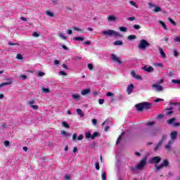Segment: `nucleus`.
Here are the masks:
<instances>
[{
	"mask_svg": "<svg viewBox=\"0 0 180 180\" xmlns=\"http://www.w3.org/2000/svg\"><path fill=\"white\" fill-rule=\"evenodd\" d=\"M151 106H153V104L148 102H143L141 103L136 104L135 105V108H136V110H138V112H143L144 109H146V110L150 109Z\"/></svg>",
	"mask_w": 180,
	"mask_h": 180,
	"instance_id": "f257e3e1",
	"label": "nucleus"
},
{
	"mask_svg": "<svg viewBox=\"0 0 180 180\" xmlns=\"http://www.w3.org/2000/svg\"><path fill=\"white\" fill-rule=\"evenodd\" d=\"M146 164H147V158L145 157L143 158L138 165H135L134 167L131 168V169L133 172H137V171L143 169L146 166Z\"/></svg>",
	"mask_w": 180,
	"mask_h": 180,
	"instance_id": "f03ea898",
	"label": "nucleus"
},
{
	"mask_svg": "<svg viewBox=\"0 0 180 180\" xmlns=\"http://www.w3.org/2000/svg\"><path fill=\"white\" fill-rule=\"evenodd\" d=\"M151 44L148 43L146 39H141L139 44L138 45L139 49L141 50H146L147 47H150Z\"/></svg>",
	"mask_w": 180,
	"mask_h": 180,
	"instance_id": "7ed1b4c3",
	"label": "nucleus"
},
{
	"mask_svg": "<svg viewBox=\"0 0 180 180\" xmlns=\"http://www.w3.org/2000/svg\"><path fill=\"white\" fill-rule=\"evenodd\" d=\"M168 165H169V162H168V160H164L161 165H155V168L156 171H160V169H162V168H164V167H168Z\"/></svg>",
	"mask_w": 180,
	"mask_h": 180,
	"instance_id": "20e7f679",
	"label": "nucleus"
},
{
	"mask_svg": "<svg viewBox=\"0 0 180 180\" xmlns=\"http://www.w3.org/2000/svg\"><path fill=\"white\" fill-rule=\"evenodd\" d=\"M159 162H161V158H160V156H155L149 160V164H155V165H157Z\"/></svg>",
	"mask_w": 180,
	"mask_h": 180,
	"instance_id": "39448f33",
	"label": "nucleus"
},
{
	"mask_svg": "<svg viewBox=\"0 0 180 180\" xmlns=\"http://www.w3.org/2000/svg\"><path fill=\"white\" fill-rule=\"evenodd\" d=\"M101 34H103V36H106L107 37H108L109 36H113V30H108L103 31L101 32Z\"/></svg>",
	"mask_w": 180,
	"mask_h": 180,
	"instance_id": "423d86ee",
	"label": "nucleus"
},
{
	"mask_svg": "<svg viewBox=\"0 0 180 180\" xmlns=\"http://www.w3.org/2000/svg\"><path fill=\"white\" fill-rule=\"evenodd\" d=\"M113 61L114 63H116V64H118V65H120V64H123V61L120 59V57H118L116 55H113Z\"/></svg>",
	"mask_w": 180,
	"mask_h": 180,
	"instance_id": "0eeeda50",
	"label": "nucleus"
},
{
	"mask_svg": "<svg viewBox=\"0 0 180 180\" xmlns=\"http://www.w3.org/2000/svg\"><path fill=\"white\" fill-rule=\"evenodd\" d=\"M152 88H156V91H158V92H162L164 91V87H162V86L160 85V84H153L152 85Z\"/></svg>",
	"mask_w": 180,
	"mask_h": 180,
	"instance_id": "6e6552de",
	"label": "nucleus"
},
{
	"mask_svg": "<svg viewBox=\"0 0 180 180\" xmlns=\"http://www.w3.org/2000/svg\"><path fill=\"white\" fill-rule=\"evenodd\" d=\"M133 89H134V84H130L128 85L127 89V92L128 95H130L133 92Z\"/></svg>",
	"mask_w": 180,
	"mask_h": 180,
	"instance_id": "1a4fd4ad",
	"label": "nucleus"
},
{
	"mask_svg": "<svg viewBox=\"0 0 180 180\" xmlns=\"http://www.w3.org/2000/svg\"><path fill=\"white\" fill-rule=\"evenodd\" d=\"M142 70L143 71H146V72H153V71H154V68H153V66H144L143 68H142Z\"/></svg>",
	"mask_w": 180,
	"mask_h": 180,
	"instance_id": "9d476101",
	"label": "nucleus"
},
{
	"mask_svg": "<svg viewBox=\"0 0 180 180\" xmlns=\"http://www.w3.org/2000/svg\"><path fill=\"white\" fill-rule=\"evenodd\" d=\"M178 135V132L176 131H172L170 133V137L172 139V141H174L176 139V136Z\"/></svg>",
	"mask_w": 180,
	"mask_h": 180,
	"instance_id": "9b49d317",
	"label": "nucleus"
},
{
	"mask_svg": "<svg viewBox=\"0 0 180 180\" xmlns=\"http://www.w3.org/2000/svg\"><path fill=\"white\" fill-rule=\"evenodd\" d=\"M158 50L160 51V56H162V58H167V55H165V53L164 52V49L161 47H158Z\"/></svg>",
	"mask_w": 180,
	"mask_h": 180,
	"instance_id": "f8f14e48",
	"label": "nucleus"
},
{
	"mask_svg": "<svg viewBox=\"0 0 180 180\" xmlns=\"http://www.w3.org/2000/svg\"><path fill=\"white\" fill-rule=\"evenodd\" d=\"M88 94H91V89H84L81 91V94L83 96L88 95Z\"/></svg>",
	"mask_w": 180,
	"mask_h": 180,
	"instance_id": "ddd939ff",
	"label": "nucleus"
},
{
	"mask_svg": "<svg viewBox=\"0 0 180 180\" xmlns=\"http://www.w3.org/2000/svg\"><path fill=\"white\" fill-rule=\"evenodd\" d=\"M76 112H77V115H79V116H80V117H84V116H85V114L84 113V112H82V109L77 108L76 110Z\"/></svg>",
	"mask_w": 180,
	"mask_h": 180,
	"instance_id": "4468645a",
	"label": "nucleus"
},
{
	"mask_svg": "<svg viewBox=\"0 0 180 180\" xmlns=\"http://www.w3.org/2000/svg\"><path fill=\"white\" fill-rule=\"evenodd\" d=\"M172 143H174V141H169L167 145L165 146L166 150H167L168 151H171V146H172Z\"/></svg>",
	"mask_w": 180,
	"mask_h": 180,
	"instance_id": "2eb2a0df",
	"label": "nucleus"
},
{
	"mask_svg": "<svg viewBox=\"0 0 180 180\" xmlns=\"http://www.w3.org/2000/svg\"><path fill=\"white\" fill-rule=\"evenodd\" d=\"M176 120V118L172 117L169 120H167V123L168 124H172V126H174V122H175Z\"/></svg>",
	"mask_w": 180,
	"mask_h": 180,
	"instance_id": "dca6fc26",
	"label": "nucleus"
},
{
	"mask_svg": "<svg viewBox=\"0 0 180 180\" xmlns=\"http://www.w3.org/2000/svg\"><path fill=\"white\" fill-rule=\"evenodd\" d=\"M72 98L74 101H78V99L81 98V96L79 94H73Z\"/></svg>",
	"mask_w": 180,
	"mask_h": 180,
	"instance_id": "f3484780",
	"label": "nucleus"
},
{
	"mask_svg": "<svg viewBox=\"0 0 180 180\" xmlns=\"http://www.w3.org/2000/svg\"><path fill=\"white\" fill-rule=\"evenodd\" d=\"M84 37H75L73 38V40H75L76 41H84Z\"/></svg>",
	"mask_w": 180,
	"mask_h": 180,
	"instance_id": "a211bd4d",
	"label": "nucleus"
},
{
	"mask_svg": "<svg viewBox=\"0 0 180 180\" xmlns=\"http://www.w3.org/2000/svg\"><path fill=\"white\" fill-rule=\"evenodd\" d=\"M162 141H159L158 143V144L156 145V146L154 148V150L155 151H157L159 148H160V147H161V146H162Z\"/></svg>",
	"mask_w": 180,
	"mask_h": 180,
	"instance_id": "6ab92c4d",
	"label": "nucleus"
},
{
	"mask_svg": "<svg viewBox=\"0 0 180 180\" xmlns=\"http://www.w3.org/2000/svg\"><path fill=\"white\" fill-rule=\"evenodd\" d=\"M6 85H12V81H9V82H6L0 84V88H2V86H5Z\"/></svg>",
	"mask_w": 180,
	"mask_h": 180,
	"instance_id": "aec40b11",
	"label": "nucleus"
},
{
	"mask_svg": "<svg viewBox=\"0 0 180 180\" xmlns=\"http://www.w3.org/2000/svg\"><path fill=\"white\" fill-rule=\"evenodd\" d=\"M159 23L162 26L165 30H168V28L167 27V25H165V22H162V20H160Z\"/></svg>",
	"mask_w": 180,
	"mask_h": 180,
	"instance_id": "412c9836",
	"label": "nucleus"
},
{
	"mask_svg": "<svg viewBox=\"0 0 180 180\" xmlns=\"http://www.w3.org/2000/svg\"><path fill=\"white\" fill-rule=\"evenodd\" d=\"M46 15H47V16H50V18H54V13L50 11H46Z\"/></svg>",
	"mask_w": 180,
	"mask_h": 180,
	"instance_id": "4be33fe9",
	"label": "nucleus"
},
{
	"mask_svg": "<svg viewBox=\"0 0 180 180\" xmlns=\"http://www.w3.org/2000/svg\"><path fill=\"white\" fill-rule=\"evenodd\" d=\"M101 179L106 180V172L105 170H102Z\"/></svg>",
	"mask_w": 180,
	"mask_h": 180,
	"instance_id": "5701e85b",
	"label": "nucleus"
},
{
	"mask_svg": "<svg viewBox=\"0 0 180 180\" xmlns=\"http://www.w3.org/2000/svg\"><path fill=\"white\" fill-rule=\"evenodd\" d=\"M58 36V37H60V39H62L63 40H67V37L63 33H59Z\"/></svg>",
	"mask_w": 180,
	"mask_h": 180,
	"instance_id": "b1692460",
	"label": "nucleus"
},
{
	"mask_svg": "<svg viewBox=\"0 0 180 180\" xmlns=\"http://www.w3.org/2000/svg\"><path fill=\"white\" fill-rule=\"evenodd\" d=\"M115 46H123V41L118 40L114 42Z\"/></svg>",
	"mask_w": 180,
	"mask_h": 180,
	"instance_id": "393cba45",
	"label": "nucleus"
},
{
	"mask_svg": "<svg viewBox=\"0 0 180 180\" xmlns=\"http://www.w3.org/2000/svg\"><path fill=\"white\" fill-rule=\"evenodd\" d=\"M173 56H174L176 58L179 57V52H178V51L176 49L173 50Z\"/></svg>",
	"mask_w": 180,
	"mask_h": 180,
	"instance_id": "a878e982",
	"label": "nucleus"
},
{
	"mask_svg": "<svg viewBox=\"0 0 180 180\" xmlns=\"http://www.w3.org/2000/svg\"><path fill=\"white\" fill-rule=\"evenodd\" d=\"M98 136H99V133L98 132H94L92 135H91V140H95L96 137H98Z\"/></svg>",
	"mask_w": 180,
	"mask_h": 180,
	"instance_id": "bb28decb",
	"label": "nucleus"
},
{
	"mask_svg": "<svg viewBox=\"0 0 180 180\" xmlns=\"http://www.w3.org/2000/svg\"><path fill=\"white\" fill-rule=\"evenodd\" d=\"M61 134H63V136H65V137H70L71 136L70 134L67 133L65 131H62Z\"/></svg>",
	"mask_w": 180,
	"mask_h": 180,
	"instance_id": "cd10ccee",
	"label": "nucleus"
},
{
	"mask_svg": "<svg viewBox=\"0 0 180 180\" xmlns=\"http://www.w3.org/2000/svg\"><path fill=\"white\" fill-rule=\"evenodd\" d=\"M133 29H134L135 30H139V29H141V26H140L139 25H134Z\"/></svg>",
	"mask_w": 180,
	"mask_h": 180,
	"instance_id": "c85d7f7f",
	"label": "nucleus"
},
{
	"mask_svg": "<svg viewBox=\"0 0 180 180\" xmlns=\"http://www.w3.org/2000/svg\"><path fill=\"white\" fill-rule=\"evenodd\" d=\"M168 20L169 22H170V23H172V25H173L174 26H176V22H175V21H174L172 18H169Z\"/></svg>",
	"mask_w": 180,
	"mask_h": 180,
	"instance_id": "c756f323",
	"label": "nucleus"
},
{
	"mask_svg": "<svg viewBox=\"0 0 180 180\" xmlns=\"http://www.w3.org/2000/svg\"><path fill=\"white\" fill-rule=\"evenodd\" d=\"M62 125L63 127H65L66 129H70V125L66 122H62Z\"/></svg>",
	"mask_w": 180,
	"mask_h": 180,
	"instance_id": "7c9ffc66",
	"label": "nucleus"
},
{
	"mask_svg": "<svg viewBox=\"0 0 180 180\" xmlns=\"http://www.w3.org/2000/svg\"><path fill=\"white\" fill-rule=\"evenodd\" d=\"M42 92H44V94H49L50 89L49 88H42Z\"/></svg>",
	"mask_w": 180,
	"mask_h": 180,
	"instance_id": "2f4dec72",
	"label": "nucleus"
},
{
	"mask_svg": "<svg viewBox=\"0 0 180 180\" xmlns=\"http://www.w3.org/2000/svg\"><path fill=\"white\" fill-rule=\"evenodd\" d=\"M136 35H129L128 36V40H134V39H136Z\"/></svg>",
	"mask_w": 180,
	"mask_h": 180,
	"instance_id": "473e14b6",
	"label": "nucleus"
},
{
	"mask_svg": "<svg viewBox=\"0 0 180 180\" xmlns=\"http://www.w3.org/2000/svg\"><path fill=\"white\" fill-rule=\"evenodd\" d=\"M86 139H92V134H91V132H87L85 134Z\"/></svg>",
	"mask_w": 180,
	"mask_h": 180,
	"instance_id": "72a5a7b5",
	"label": "nucleus"
},
{
	"mask_svg": "<svg viewBox=\"0 0 180 180\" xmlns=\"http://www.w3.org/2000/svg\"><path fill=\"white\" fill-rule=\"evenodd\" d=\"M172 82H173V84H177L180 85L179 79H172Z\"/></svg>",
	"mask_w": 180,
	"mask_h": 180,
	"instance_id": "f704fd0d",
	"label": "nucleus"
},
{
	"mask_svg": "<svg viewBox=\"0 0 180 180\" xmlns=\"http://www.w3.org/2000/svg\"><path fill=\"white\" fill-rule=\"evenodd\" d=\"M65 180H71V176L70 174H66L64 176Z\"/></svg>",
	"mask_w": 180,
	"mask_h": 180,
	"instance_id": "c9c22d12",
	"label": "nucleus"
},
{
	"mask_svg": "<svg viewBox=\"0 0 180 180\" xmlns=\"http://www.w3.org/2000/svg\"><path fill=\"white\" fill-rule=\"evenodd\" d=\"M154 12H161V7L156 6L154 9Z\"/></svg>",
	"mask_w": 180,
	"mask_h": 180,
	"instance_id": "e433bc0d",
	"label": "nucleus"
},
{
	"mask_svg": "<svg viewBox=\"0 0 180 180\" xmlns=\"http://www.w3.org/2000/svg\"><path fill=\"white\" fill-rule=\"evenodd\" d=\"M120 32H127V28L126 27H120Z\"/></svg>",
	"mask_w": 180,
	"mask_h": 180,
	"instance_id": "4c0bfd02",
	"label": "nucleus"
},
{
	"mask_svg": "<svg viewBox=\"0 0 180 180\" xmlns=\"http://www.w3.org/2000/svg\"><path fill=\"white\" fill-rule=\"evenodd\" d=\"M134 78L135 79H139L140 81L143 80V77H141V76H140L139 75H136Z\"/></svg>",
	"mask_w": 180,
	"mask_h": 180,
	"instance_id": "58836bf2",
	"label": "nucleus"
},
{
	"mask_svg": "<svg viewBox=\"0 0 180 180\" xmlns=\"http://www.w3.org/2000/svg\"><path fill=\"white\" fill-rule=\"evenodd\" d=\"M30 108H32L34 110H37V109H39V106L37 105H31Z\"/></svg>",
	"mask_w": 180,
	"mask_h": 180,
	"instance_id": "ea45409f",
	"label": "nucleus"
},
{
	"mask_svg": "<svg viewBox=\"0 0 180 180\" xmlns=\"http://www.w3.org/2000/svg\"><path fill=\"white\" fill-rule=\"evenodd\" d=\"M167 139V135L163 134L162 136V139L160 141H162V143H164V141H165V139Z\"/></svg>",
	"mask_w": 180,
	"mask_h": 180,
	"instance_id": "a19ab883",
	"label": "nucleus"
},
{
	"mask_svg": "<svg viewBox=\"0 0 180 180\" xmlns=\"http://www.w3.org/2000/svg\"><path fill=\"white\" fill-rule=\"evenodd\" d=\"M129 4L130 5H131V6H135V8H137V4H136V3L133 1H129Z\"/></svg>",
	"mask_w": 180,
	"mask_h": 180,
	"instance_id": "79ce46f5",
	"label": "nucleus"
},
{
	"mask_svg": "<svg viewBox=\"0 0 180 180\" xmlns=\"http://www.w3.org/2000/svg\"><path fill=\"white\" fill-rule=\"evenodd\" d=\"M167 116H171V115H174V111L169 110L166 112Z\"/></svg>",
	"mask_w": 180,
	"mask_h": 180,
	"instance_id": "37998d69",
	"label": "nucleus"
},
{
	"mask_svg": "<svg viewBox=\"0 0 180 180\" xmlns=\"http://www.w3.org/2000/svg\"><path fill=\"white\" fill-rule=\"evenodd\" d=\"M95 167H96V169H97V171H99V162H96L95 163Z\"/></svg>",
	"mask_w": 180,
	"mask_h": 180,
	"instance_id": "c03bdc74",
	"label": "nucleus"
},
{
	"mask_svg": "<svg viewBox=\"0 0 180 180\" xmlns=\"http://www.w3.org/2000/svg\"><path fill=\"white\" fill-rule=\"evenodd\" d=\"M164 83V79H160L157 83L156 84L158 85H161V84Z\"/></svg>",
	"mask_w": 180,
	"mask_h": 180,
	"instance_id": "a18cd8bd",
	"label": "nucleus"
},
{
	"mask_svg": "<svg viewBox=\"0 0 180 180\" xmlns=\"http://www.w3.org/2000/svg\"><path fill=\"white\" fill-rule=\"evenodd\" d=\"M92 124H94V126H96V124L98 123V120H96V119H93L91 120Z\"/></svg>",
	"mask_w": 180,
	"mask_h": 180,
	"instance_id": "49530a36",
	"label": "nucleus"
},
{
	"mask_svg": "<svg viewBox=\"0 0 180 180\" xmlns=\"http://www.w3.org/2000/svg\"><path fill=\"white\" fill-rule=\"evenodd\" d=\"M105 102V99H103V98H100L99 100H98V103H99V105H103V103Z\"/></svg>",
	"mask_w": 180,
	"mask_h": 180,
	"instance_id": "de8ad7c7",
	"label": "nucleus"
},
{
	"mask_svg": "<svg viewBox=\"0 0 180 180\" xmlns=\"http://www.w3.org/2000/svg\"><path fill=\"white\" fill-rule=\"evenodd\" d=\"M10 142H9V141H4V146H5V147H9V146H10Z\"/></svg>",
	"mask_w": 180,
	"mask_h": 180,
	"instance_id": "09e8293b",
	"label": "nucleus"
},
{
	"mask_svg": "<svg viewBox=\"0 0 180 180\" xmlns=\"http://www.w3.org/2000/svg\"><path fill=\"white\" fill-rule=\"evenodd\" d=\"M44 75H46V73L43 72H39L38 73L37 77H44Z\"/></svg>",
	"mask_w": 180,
	"mask_h": 180,
	"instance_id": "8fccbe9b",
	"label": "nucleus"
},
{
	"mask_svg": "<svg viewBox=\"0 0 180 180\" xmlns=\"http://www.w3.org/2000/svg\"><path fill=\"white\" fill-rule=\"evenodd\" d=\"M172 106H180V103H170Z\"/></svg>",
	"mask_w": 180,
	"mask_h": 180,
	"instance_id": "3c124183",
	"label": "nucleus"
},
{
	"mask_svg": "<svg viewBox=\"0 0 180 180\" xmlns=\"http://www.w3.org/2000/svg\"><path fill=\"white\" fill-rule=\"evenodd\" d=\"M87 67H88L89 70H94V65L91 63H89L87 65Z\"/></svg>",
	"mask_w": 180,
	"mask_h": 180,
	"instance_id": "603ef678",
	"label": "nucleus"
},
{
	"mask_svg": "<svg viewBox=\"0 0 180 180\" xmlns=\"http://www.w3.org/2000/svg\"><path fill=\"white\" fill-rule=\"evenodd\" d=\"M77 136L78 135L77 134H74L72 136V141H75V140H77Z\"/></svg>",
	"mask_w": 180,
	"mask_h": 180,
	"instance_id": "864d4df0",
	"label": "nucleus"
},
{
	"mask_svg": "<svg viewBox=\"0 0 180 180\" xmlns=\"http://www.w3.org/2000/svg\"><path fill=\"white\" fill-rule=\"evenodd\" d=\"M16 58H18V60H23V57H22L20 54H18Z\"/></svg>",
	"mask_w": 180,
	"mask_h": 180,
	"instance_id": "5fc2aeb1",
	"label": "nucleus"
},
{
	"mask_svg": "<svg viewBox=\"0 0 180 180\" xmlns=\"http://www.w3.org/2000/svg\"><path fill=\"white\" fill-rule=\"evenodd\" d=\"M174 41H177V42L180 43V37H177L174 38Z\"/></svg>",
	"mask_w": 180,
	"mask_h": 180,
	"instance_id": "6e6d98bb",
	"label": "nucleus"
},
{
	"mask_svg": "<svg viewBox=\"0 0 180 180\" xmlns=\"http://www.w3.org/2000/svg\"><path fill=\"white\" fill-rule=\"evenodd\" d=\"M131 76L133 77V78H135V77H136V72L134 71V70H132L131 72Z\"/></svg>",
	"mask_w": 180,
	"mask_h": 180,
	"instance_id": "4d7b16f0",
	"label": "nucleus"
},
{
	"mask_svg": "<svg viewBox=\"0 0 180 180\" xmlns=\"http://www.w3.org/2000/svg\"><path fill=\"white\" fill-rule=\"evenodd\" d=\"M108 22H110V21L113 20V15L108 16Z\"/></svg>",
	"mask_w": 180,
	"mask_h": 180,
	"instance_id": "13d9d810",
	"label": "nucleus"
},
{
	"mask_svg": "<svg viewBox=\"0 0 180 180\" xmlns=\"http://www.w3.org/2000/svg\"><path fill=\"white\" fill-rule=\"evenodd\" d=\"M82 139H84V135L82 134L79 135L77 137V140H82Z\"/></svg>",
	"mask_w": 180,
	"mask_h": 180,
	"instance_id": "bf43d9fd",
	"label": "nucleus"
},
{
	"mask_svg": "<svg viewBox=\"0 0 180 180\" xmlns=\"http://www.w3.org/2000/svg\"><path fill=\"white\" fill-rule=\"evenodd\" d=\"M20 78L23 80L27 79V77L25 75H20Z\"/></svg>",
	"mask_w": 180,
	"mask_h": 180,
	"instance_id": "052dcab7",
	"label": "nucleus"
},
{
	"mask_svg": "<svg viewBox=\"0 0 180 180\" xmlns=\"http://www.w3.org/2000/svg\"><path fill=\"white\" fill-rule=\"evenodd\" d=\"M128 20H130L131 22H133V20H136V18H134V17H129L128 18Z\"/></svg>",
	"mask_w": 180,
	"mask_h": 180,
	"instance_id": "680f3d73",
	"label": "nucleus"
},
{
	"mask_svg": "<svg viewBox=\"0 0 180 180\" xmlns=\"http://www.w3.org/2000/svg\"><path fill=\"white\" fill-rule=\"evenodd\" d=\"M59 74H60V75H67V74L65 73V72H64V71H63V70L60 71V72H59Z\"/></svg>",
	"mask_w": 180,
	"mask_h": 180,
	"instance_id": "e2e57ef3",
	"label": "nucleus"
},
{
	"mask_svg": "<svg viewBox=\"0 0 180 180\" xmlns=\"http://www.w3.org/2000/svg\"><path fill=\"white\" fill-rule=\"evenodd\" d=\"M169 77H174V70H172V71L169 72Z\"/></svg>",
	"mask_w": 180,
	"mask_h": 180,
	"instance_id": "0e129e2a",
	"label": "nucleus"
},
{
	"mask_svg": "<svg viewBox=\"0 0 180 180\" xmlns=\"http://www.w3.org/2000/svg\"><path fill=\"white\" fill-rule=\"evenodd\" d=\"M53 64L55 65H58L60 64V62L58 60H54Z\"/></svg>",
	"mask_w": 180,
	"mask_h": 180,
	"instance_id": "69168bd1",
	"label": "nucleus"
},
{
	"mask_svg": "<svg viewBox=\"0 0 180 180\" xmlns=\"http://www.w3.org/2000/svg\"><path fill=\"white\" fill-rule=\"evenodd\" d=\"M68 34H69L70 36H71V34H72V30H68Z\"/></svg>",
	"mask_w": 180,
	"mask_h": 180,
	"instance_id": "338daca9",
	"label": "nucleus"
},
{
	"mask_svg": "<svg viewBox=\"0 0 180 180\" xmlns=\"http://www.w3.org/2000/svg\"><path fill=\"white\" fill-rule=\"evenodd\" d=\"M28 103H29V105H30V106H31V105H33L34 103V101H28Z\"/></svg>",
	"mask_w": 180,
	"mask_h": 180,
	"instance_id": "774afa93",
	"label": "nucleus"
}]
</instances>
